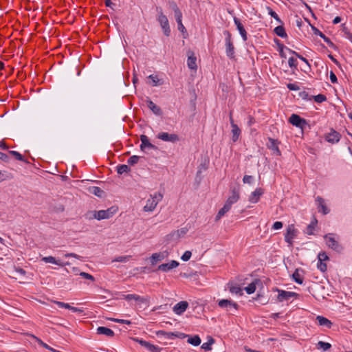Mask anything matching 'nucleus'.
<instances>
[{
	"label": "nucleus",
	"instance_id": "obj_46",
	"mask_svg": "<svg viewBox=\"0 0 352 352\" xmlns=\"http://www.w3.org/2000/svg\"><path fill=\"white\" fill-rule=\"evenodd\" d=\"M148 78L152 80L153 86H157L161 84L157 76L150 75Z\"/></svg>",
	"mask_w": 352,
	"mask_h": 352
},
{
	"label": "nucleus",
	"instance_id": "obj_29",
	"mask_svg": "<svg viewBox=\"0 0 352 352\" xmlns=\"http://www.w3.org/2000/svg\"><path fill=\"white\" fill-rule=\"evenodd\" d=\"M231 207L232 206L230 204L226 202L223 207L219 210L216 216V220H219L226 212L230 210Z\"/></svg>",
	"mask_w": 352,
	"mask_h": 352
},
{
	"label": "nucleus",
	"instance_id": "obj_41",
	"mask_svg": "<svg viewBox=\"0 0 352 352\" xmlns=\"http://www.w3.org/2000/svg\"><path fill=\"white\" fill-rule=\"evenodd\" d=\"M139 159H140V157L139 156H137V155H133L131 157H130L127 161L128 164L131 165V166H133L135 164H136L138 161H139Z\"/></svg>",
	"mask_w": 352,
	"mask_h": 352
},
{
	"label": "nucleus",
	"instance_id": "obj_63",
	"mask_svg": "<svg viewBox=\"0 0 352 352\" xmlns=\"http://www.w3.org/2000/svg\"><path fill=\"white\" fill-rule=\"evenodd\" d=\"M65 257H66V258H67V257H74V258H80V256H78V254H74V253H67V254H65Z\"/></svg>",
	"mask_w": 352,
	"mask_h": 352
},
{
	"label": "nucleus",
	"instance_id": "obj_64",
	"mask_svg": "<svg viewBox=\"0 0 352 352\" xmlns=\"http://www.w3.org/2000/svg\"><path fill=\"white\" fill-rule=\"evenodd\" d=\"M0 159L3 161H7V160L8 159V157L6 154L0 152Z\"/></svg>",
	"mask_w": 352,
	"mask_h": 352
},
{
	"label": "nucleus",
	"instance_id": "obj_38",
	"mask_svg": "<svg viewBox=\"0 0 352 352\" xmlns=\"http://www.w3.org/2000/svg\"><path fill=\"white\" fill-rule=\"evenodd\" d=\"M317 346L318 349H322L324 351H327L331 347V345L328 342L319 341L317 344Z\"/></svg>",
	"mask_w": 352,
	"mask_h": 352
},
{
	"label": "nucleus",
	"instance_id": "obj_20",
	"mask_svg": "<svg viewBox=\"0 0 352 352\" xmlns=\"http://www.w3.org/2000/svg\"><path fill=\"white\" fill-rule=\"evenodd\" d=\"M167 256H168L167 252L153 254L151 257V264L155 265L158 261H161L164 260L166 257H167Z\"/></svg>",
	"mask_w": 352,
	"mask_h": 352
},
{
	"label": "nucleus",
	"instance_id": "obj_10",
	"mask_svg": "<svg viewBox=\"0 0 352 352\" xmlns=\"http://www.w3.org/2000/svg\"><path fill=\"white\" fill-rule=\"evenodd\" d=\"M140 149L144 151L146 148H150V149H157V147L151 144L148 140V138L145 135H142L140 136Z\"/></svg>",
	"mask_w": 352,
	"mask_h": 352
},
{
	"label": "nucleus",
	"instance_id": "obj_25",
	"mask_svg": "<svg viewBox=\"0 0 352 352\" xmlns=\"http://www.w3.org/2000/svg\"><path fill=\"white\" fill-rule=\"evenodd\" d=\"M96 331L98 334L104 335L107 337H113L114 336V332L111 329L105 327H99Z\"/></svg>",
	"mask_w": 352,
	"mask_h": 352
},
{
	"label": "nucleus",
	"instance_id": "obj_56",
	"mask_svg": "<svg viewBox=\"0 0 352 352\" xmlns=\"http://www.w3.org/2000/svg\"><path fill=\"white\" fill-rule=\"evenodd\" d=\"M253 181V177L251 176V175H245L243 177V182L245 183V184H252Z\"/></svg>",
	"mask_w": 352,
	"mask_h": 352
},
{
	"label": "nucleus",
	"instance_id": "obj_23",
	"mask_svg": "<svg viewBox=\"0 0 352 352\" xmlns=\"http://www.w3.org/2000/svg\"><path fill=\"white\" fill-rule=\"evenodd\" d=\"M147 107L152 111L154 114L157 116H161L162 114L161 108L150 100H147Z\"/></svg>",
	"mask_w": 352,
	"mask_h": 352
},
{
	"label": "nucleus",
	"instance_id": "obj_13",
	"mask_svg": "<svg viewBox=\"0 0 352 352\" xmlns=\"http://www.w3.org/2000/svg\"><path fill=\"white\" fill-rule=\"evenodd\" d=\"M136 341L142 346L145 347L146 349L151 352H161L162 349L159 348L157 346L153 345L151 343L143 340L137 339Z\"/></svg>",
	"mask_w": 352,
	"mask_h": 352
},
{
	"label": "nucleus",
	"instance_id": "obj_39",
	"mask_svg": "<svg viewBox=\"0 0 352 352\" xmlns=\"http://www.w3.org/2000/svg\"><path fill=\"white\" fill-rule=\"evenodd\" d=\"M267 10H268V14L272 18H274L276 21H278L279 23H283L282 21L280 20V19L279 18V16H278V14L274 10H272L270 7H267Z\"/></svg>",
	"mask_w": 352,
	"mask_h": 352
},
{
	"label": "nucleus",
	"instance_id": "obj_35",
	"mask_svg": "<svg viewBox=\"0 0 352 352\" xmlns=\"http://www.w3.org/2000/svg\"><path fill=\"white\" fill-rule=\"evenodd\" d=\"M187 342L193 346H198L201 343V339L198 336H194L189 337Z\"/></svg>",
	"mask_w": 352,
	"mask_h": 352
},
{
	"label": "nucleus",
	"instance_id": "obj_7",
	"mask_svg": "<svg viewBox=\"0 0 352 352\" xmlns=\"http://www.w3.org/2000/svg\"><path fill=\"white\" fill-rule=\"evenodd\" d=\"M298 230L295 228L294 224L289 225L285 234V241L292 245L293 239L296 236Z\"/></svg>",
	"mask_w": 352,
	"mask_h": 352
},
{
	"label": "nucleus",
	"instance_id": "obj_12",
	"mask_svg": "<svg viewBox=\"0 0 352 352\" xmlns=\"http://www.w3.org/2000/svg\"><path fill=\"white\" fill-rule=\"evenodd\" d=\"M124 299L126 300H134L137 302H138L139 303H142V304H147L148 302V297H143V296H138V295H136V294H126V295H124Z\"/></svg>",
	"mask_w": 352,
	"mask_h": 352
},
{
	"label": "nucleus",
	"instance_id": "obj_19",
	"mask_svg": "<svg viewBox=\"0 0 352 352\" xmlns=\"http://www.w3.org/2000/svg\"><path fill=\"white\" fill-rule=\"evenodd\" d=\"M340 137L341 136L338 132H337L334 130H332L330 133H329L326 135V140L328 142L334 144V143H337L340 141Z\"/></svg>",
	"mask_w": 352,
	"mask_h": 352
},
{
	"label": "nucleus",
	"instance_id": "obj_22",
	"mask_svg": "<svg viewBox=\"0 0 352 352\" xmlns=\"http://www.w3.org/2000/svg\"><path fill=\"white\" fill-rule=\"evenodd\" d=\"M312 29H313V31H314V33L315 35H318L319 36L321 37V38H323L324 41L331 47H334V44L330 40V38H329L328 37H327L322 32H320L318 29H317L316 28H314V27H312Z\"/></svg>",
	"mask_w": 352,
	"mask_h": 352
},
{
	"label": "nucleus",
	"instance_id": "obj_1",
	"mask_svg": "<svg viewBox=\"0 0 352 352\" xmlns=\"http://www.w3.org/2000/svg\"><path fill=\"white\" fill-rule=\"evenodd\" d=\"M118 211V208L111 207L107 210H101L99 211H89L85 216L86 218L91 220L96 219L97 220L107 219L112 217Z\"/></svg>",
	"mask_w": 352,
	"mask_h": 352
},
{
	"label": "nucleus",
	"instance_id": "obj_5",
	"mask_svg": "<svg viewBox=\"0 0 352 352\" xmlns=\"http://www.w3.org/2000/svg\"><path fill=\"white\" fill-rule=\"evenodd\" d=\"M223 34L226 36L225 41L226 55L230 59H233L234 58V47L231 39V34L227 30L224 31Z\"/></svg>",
	"mask_w": 352,
	"mask_h": 352
},
{
	"label": "nucleus",
	"instance_id": "obj_43",
	"mask_svg": "<svg viewBox=\"0 0 352 352\" xmlns=\"http://www.w3.org/2000/svg\"><path fill=\"white\" fill-rule=\"evenodd\" d=\"M214 339L213 338H210L207 342H204L202 345H201V348L205 349V350H210L211 349V344H212L214 343Z\"/></svg>",
	"mask_w": 352,
	"mask_h": 352
},
{
	"label": "nucleus",
	"instance_id": "obj_40",
	"mask_svg": "<svg viewBox=\"0 0 352 352\" xmlns=\"http://www.w3.org/2000/svg\"><path fill=\"white\" fill-rule=\"evenodd\" d=\"M245 292L248 294H253L255 292V290H256V284H255V283L252 282L250 284H249L248 286L245 287Z\"/></svg>",
	"mask_w": 352,
	"mask_h": 352
},
{
	"label": "nucleus",
	"instance_id": "obj_49",
	"mask_svg": "<svg viewBox=\"0 0 352 352\" xmlns=\"http://www.w3.org/2000/svg\"><path fill=\"white\" fill-rule=\"evenodd\" d=\"M288 65L291 68H296L297 67V60L293 57H291L288 60Z\"/></svg>",
	"mask_w": 352,
	"mask_h": 352
},
{
	"label": "nucleus",
	"instance_id": "obj_6",
	"mask_svg": "<svg viewBox=\"0 0 352 352\" xmlns=\"http://www.w3.org/2000/svg\"><path fill=\"white\" fill-rule=\"evenodd\" d=\"M157 138L162 141L175 143L179 141V136L175 133H168L166 132H160L157 134Z\"/></svg>",
	"mask_w": 352,
	"mask_h": 352
},
{
	"label": "nucleus",
	"instance_id": "obj_14",
	"mask_svg": "<svg viewBox=\"0 0 352 352\" xmlns=\"http://www.w3.org/2000/svg\"><path fill=\"white\" fill-rule=\"evenodd\" d=\"M289 122L296 126L297 127H302V126L306 123L305 120L301 118L299 116L296 114H292L289 118Z\"/></svg>",
	"mask_w": 352,
	"mask_h": 352
},
{
	"label": "nucleus",
	"instance_id": "obj_28",
	"mask_svg": "<svg viewBox=\"0 0 352 352\" xmlns=\"http://www.w3.org/2000/svg\"><path fill=\"white\" fill-rule=\"evenodd\" d=\"M301 272H302V270L296 269L292 274L294 280L300 285L302 284L303 283V278L302 276Z\"/></svg>",
	"mask_w": 352,
	"mask_h": 352
},
{
	"label": "nucleus",
	"instance_id": "obj_24",
	"mask_svg": "<svg viewBox=\"0 0 352 352\" xmlns=\"http://www.w3.org/2000/svg\"><path fill=\"white\" fill-rule=\"evenodd\" d=\"M316 201L318 204L319 212H322L324 214H327L329 212V210L325 206L324 200L322 197H318L316 199Z\"/></svg>",
	"mask_w": 352,
	"mask_h": 352
},
{
	"label": "nucleus",
	"instance_id": "obj_3",
	"mask_svg": "<svg viewBox=\"0 0 352 352\" xmlns=\"http://www.w3.org/2000/svg\"><path fill=\"white\" fill-rule=\"evenodd\" d=\"M156 10L157 12V20L159 22V23L163 30V32L166 36H169L170 34V28L168 18L163 13L162 8H157Z\"/></svg>",
	"mask_w": 352,
	"mask_h": 352
},
{
	"label": "nucleus",
	"instance_id": "obj_8",
	"mask_svg": "<svg viewBox=\"0 0 352 352\" xmlns=\"http://www.w3.org/2000/svg\"><path fill=\"white\" fill-rule=\"evenodd\" d=\"M276 291L278 293L277 300L279 302H283L289 300L291 298L296 297L298 294L293 292H287L279 289H276Z\"/></svg>",
	"mask_w": 352,
	"mask_h": 352
},
{
	"label": "nucleus",
	"instance_id": "obj_30",
	"mask_svg": "<svg viewBox=\"0 0 352 352\" xmlns=\"http://www.w3.org/2000/svg\"><path fill=\"white\" fill-rule=\"evenodd\" d=\"M175 18L177 23L178 30L183 33L186 32V30L182 23V13H177V14L175 15Z\"/></svg>",
	"mask_w": 352,
	"mask_h": 352
},
{
	"label": "nucleus",
	"instance_id": "obj_34",
	"mask_svg": "<svg viewBox=\"0 0 352 352\" xmlns=\"http://www.w3.org/2000/svg\"><path fill=\"white\" fill-rule=\"evenodd\" d=\"M89 192L98 197H101L104 193V191L97 186L90 187L89 188Z\"/></svg>",
	"mask_w": 352,
	"mask_h": 352
},
{
	"label": "nucleus",
	"instance_id": "obj_51",
	"mask_svg": "<svg viewBox=\"0 0 352 352\" xmlns=\"http://www.w3.org/2000/svg\"><path fill=\"white\" fill-rule=\"evenodd\" d=\"M54 302L60 308L69 309L70 307V305L68 303H65L60 301H54Z\"/></svg>",
	"mask_w": 352,
	"mask_h": 352
},
{
	"label": "nucleus",
	"instance_id": "obj_44",
	"mask_svg": "<svg viewBox=\"0 0 352 352\" xmlns=\"http://www.w3.org/2000/svg\"><path fill=\"white\" fill-rule=\"evenodd\" d=\"M327 100V97L323 94H318L314 96V100L316 102L321 103Z\"/></svg>",
	"mask_w": 352,
	"mask_h": 352
},
{
	"label": "nucleus",
	"instance_id": "obj_36",
	"mask_svg": "<svg viewBox=\"0 0 352 352\" xmlns=\"http://www.w3.org/2000/svg\"><path fill=\"white\" fill-rule=\"evenodd\" d=\"M316 224H317V220L314 219V221H311V223H309L307 226L306 230L305 231V233L307 234H309V235L313 234V232H314V230Z\"/></svg>",
	"mask_w": 352,
	"mask_h": 352
},
{
	"label": "nucleus",
	"instance_id": "obj_26",
	"mask_svg": "<svg viewBox=\"0 0 352 352\" xmlns=\"http://www.w3.org/2000/svg\"><path fill=\"white\" fill-rule=\"evenodd\" d=\"M196 60L197 58L194 56L193 53H191V54L188 56L187 65L190 69H197V65L196 63Z\"/></svg>",
	"mask_w": 352,
	"mask_h": 352
},
{
	"label": "nucleus",
	"instance_id": "obj_50",
	"mask_svg": "<svg viewBox=\"0 0 352 352\" xmlns=\"http://www.w3.org/2000/svg\"><path fill=\"white\" fill-rule=\"evenodd\" d=\"M192 256V253L190 251H186L183 255L182 256L181 258L182 260H183L184 261H188L190 257Z\"/></svg>",
	"mask_w": 352,
	"mask_h": 352
},
{
	"label": "nucleus",
	"instance_id": "obj_59",
	"mask_svg": "<svg viewBox=\"0 0 352 352\" xmlns=\"http://www.w3.org/2000/svg\"><path fill=\"white\" fill-rule=\"evenodd\" d=\"M329 77H330L331 82L332 83L337 82V80H338L337 77H336V74L333 73V72H332V71L330 72Z\"/></svg>",
	"mask_w": 352,
	"mask_h": 352
},
{
	"label": "nucleus",
	"instance_id": "obj_21",
	"mask_svg": "<svg viewBox=\"0 0 352 352\" xmlns=\"http://www.w3.org/2000/svg\"><path fill=\"white\" fill-rule=\"evenodd\" d=\"M239 198V190L238 189L234 188L232 190V195L228 197L226 202L232 206V204L237 202Z\"/></svg>",
	"mask_w": 352,
	"mask_h": 352
},
{
	"label": "nucleus",
	"instance_id": "obj_32",
	"mask_svg": "<svg viewBox=\"0 0 352 352\" xmlns=\"http://www.w3.org/2000/svg\"><path fill=\"white\" fill-rule=\"evenodd\" d=\"M228 286L229 290L232 294H234L239 296H241L243 294L242 289L239 285L228 284Z\"/></svg>",
	"mask_w": 352,
	"mask_h": 352
},
{
	"label": "nucleus",
	"instance_id": "obj_37",
	"mask_svg": "<svg viewBox=\"0 0 352 352\" xmlns=\"http://www.w3.org/2000/svg\"><path fill=\"white\" fill-rule=\"evenodd\" d=\"M130 171L129 167L126 164H122L117 166V172L118 174L122 175Z\"/></svg>",
	"mask_w": 352,
	"mask_h": 352
},
{
	"label": "nucleus",
	"instance_id": "obj_16",
	"mask_svg": "<svg viewBox=\"0 0 352 352\" xmlns=\"http://www.w3.org/2000/svg\"><path fill=\"white\" fill-rule=\"evenodd\" d=\"M188 303L186 301H181L177 303L173 307V311L177 314H182L188 308Z\"/></svg>",
	"mask_w": 352,
	"mask_h": 352
},
{
	"label": "nucleus",
	"instance_id": "obj_53",
	"mask_svg": "<svg viewBox=\"0 0 352 352\" xmlns=\"http://www.w3.org/2000/svg\"><path fill=\"white\" fill-rule=\"evenodd\" d=\"M317 266L318 268L322 272H324L327 270V265L322 261H318Z\"/></svg>",
	"mask_w": 352,
	"mask_h": 352
},
{
	"label": "nucleus",
	"instance_id": "obj_27",
	"mask_svg": "<svg viewBox=\"0 0 352 352\" xmlns=\"http://www.w3.org/2000/svg\"><path fill=\"white\" fill-rule=\"evenodd\" d=\"M231 133L232 141L234 142H236L241 135V129L236 124H232Z\"/></svg>",
	"mask_w": 352,
	"mask_h": 352
},
{
	"label": "nucleus",
	"instance_id": "obj_58",
	"mask_svg": "<svg viewBox=\"0 0 352 352\" xmlns=\"http://www.w3.org/2000/svg\"><path fill=\"white\" fill-rule=\"evenodd\" d=\"M283 228V223L280 221H276L274 223L272 226V229L274 230H279Z\"/></svg>",
	"mask_w": 352,
	"mask_h": 352
},
{
	"label": "nucleus",
	"instance_id": "obj_54",
	"mask_svg": "<svg viewBox=\"0 0 352 352\" xmlns=\"http://www.w3.org/2000/svg\"><path fill=\"white\" fill-rule=\"evenodd\" d=\"M129 256H118L113 261V262H126L129 261Z\"/></svg>",
	"mask_w": 352,
	"mask_h": 352
},
{
	"label": "nucleus",
	"instance_id": "obj_48",
	"mask_svg": "<svg viewBox=\"0 0 352 352\" xmlns=\"http://www.w3.org/2000/svg\"><path fill=\"white\" fill-rule=\"evenodd\" d=\"M342 32L344 33V36L352 43V34L349 31V30L344 28Z\"/></svg>",
	"mask_w": 352,
	"mask_h": 352
},
{
	"label": "nucleus",
	"instance_id": "obj_18",
	"mask_svg": "<svg viewBox=\"0 0 352 352\" xmlns=\"http://www.w3.org/2000/svg\"><path fill=\"white\" fill-rule=\"evenodd\" d=\"M234 24L236 26V28H237L238 31L239 32V34H241L243 40L244 41H247V39H248L247 32H246L243 25L241 23L240 20L238 18L234 17Z\"/></svg>",
	"mask_w": 352,
	"mask_h": 352
},
{
	"label": "nucleus",
	"instance_id": "obj_17",
	"mask_svg": "<svg viewBox=\"0 0 352 352\" xmlns=\"http://www.w3.org/2000/svg\"><path fill=\"white\" fill-rule=\"evenodd\" d=\"M263 193H264V191L262 188H256L254 191H253L251 193V195L249 197V201L252 204L257 203L259 201L261 196Z\"/></svg>",
	"mask_w": 352,
	"mask_h": 352
},
{
	"label": "nucleus",
	"instance_id": "obj_52",
	"mask_svg": "<svg viewBox=\"0 0 352 352\" xmlns=\"http://www.w3.org/2000/svg\"><path fill=\"white\" fill-rule=\"evenodd\" d=\"M289 51L292 54L296 55L299 59H300L302 61L305 62L309 67L308 60L305 57L302 56L301 55H300L299 54H298L297 52H296L293 50H289Z\"/></svg>",
	"mask_w": 352,
	"mask_h": 352
},
{
	"label": "nucleus",
	"instance_id": "obj_45",
	"mask_svg": "<svg viewBox=\"0 0 352 352\" xmlns=\"http://www.w3.org/2000/svg\"><path fill=\"white\" fill-rule=\"evenodd\" d=\"M10 153L13 155L16 160L19 161H24V158L21 154L15 151H10Z\"/></svg>",
	"mask_w": 352,
	"mask_h": 352
},
{
	"label": "nucleus",
	"instance_id": "obj_31",
	"mask_svg": "<svg viewBox=\"0 0 352 352\" xmlns=\"http://www.w3.org/2000/svg\"><path fill=\"white\" fill-rule=\"evenodd\" d=\"M316 320L318 321L319 325L324 326L328 328H330L332 324L331 322L329 320H328L327 318H326L323 316H317Z\"/></svg>",
	"mask_w": 352,
	"mask_h": 352
},
{
	"label": "nucleus",
	"instance_id": "obj_2",
	"mask_svg": "<svg viewBox=\"0 0 352 352\" xmlns=\"http://www.w3.org/2000/svg\"><path fill=\"white\" fill-rule=\"evenodd\" d=\"M162 198L163 195L159 192H155L150 195V197L147 199L146 204L143 208V210L147 212H153L159 202L162 201Z\"/></svg>",
	"mask_w": 352,
	"mask_h": 352
},
{
	"label": "nucleus",
	"instance_id": "obj_60",
	"mask_svg": "<svg viewBox=\"0 0 352 352\" xmlns=\"http://www.w3.org/2000/svg\"><path fill=\"white\" fill-rule=\"evenodd\" d=\"M113 321L120 323V324H130L131 321L127 320H122V319H113Z\"/></svg>",
	"mask_w": 352,
	"mask_h": 352
},
{
	"label": "nucleus",
	"instance_id": "obj_57",
	"mask_svg": "<svg viewBox=\"0 0 352 352\" xmlns=\"http://www.w3.org/2000/svg\"><path fill=\"white\" fill-rule=\"evenodd\" d=\"M287 87L289 90L292 91H298L300 89L299 87L294 83H289L287 84Z\"/></svg>",
	"mask_w": 352,
	"mask_h": 352
},
{
	"label": "nucleus",
	"instance_id": "obj_47",
	"mask_svg": "<svg viewBox=\"0 0 352 352\" xmlns=\"http://www.w3.org/2000/svg\"><path fill=\"white\" fill-rule=\"evenodd\" d=\"M79 275L84 278L90 280L92 282H94L95 280L94 277L92 275H91L90 274H88L87 272H80L79 274Z\"/></svg>",
	"mask_w": 352,
	"mask_h": 352
},
{
	"label": "nucleus",
	"instance_id": "obj_42",
	"mask_svg": "<svg viewBox=\"0 0 352 352\" xmlns=\"http://www.w3.org/2000/svg\"><path fill=\"white\" fill-rule=\"evenodd\" d=\"M169 4H170V7L172 8V10L174 12L175 15L177 14V13L179 14L182 12L175 2L171 1L169 3Z\"/></svg>",
	"mask_w": 352,
	"mask_h": 352
},
{
	"label": "nucleus",
	"instance_id": "obj_61",
	"mask_svg": "<svg viewBox=\"0 0 352 352\" xmlns=\"http://www.w3.org/2000/svg\"><path fill=\"white\" fill-rule=\"evenodd\" d=\"M38 342L44 348L47 349H49L50 351H56L52 348H51L50 346H48L47 344L44 343L42 340L38 339Z\"/></svg>",
	"mask_w": 352,
	"mask_h": 352
},
{
	"label": "nucleus",
	"instance_id": "obj_55",
	"mask_svg": "<svg viewBox=\"0 0 352 352\" xmlns=\"http://www.w3.org/2000/svg\"><path fill=\"white\" fill-rule=\"evenodd\" d=\"M318 258V261H322V262L329 259V257L326 254L325 252L319 253Z\"/></svg>",
	"mask_w": 352,
	"mask_h": 352
},
{
	"label": "nucleus",
	"instance_id": "obj_62",
	"mask_svg": "<svg viewBox=\"0 0 352 352\" xmlns=\"http://www.w3.org/2000/svg\"><path fill=\"white\" fill-rule=\"evenodd\" d=\"M68 309L72 311L73 312H78V313H82L83 312V309H82L78 308V307H72L71 305H70V307Z\"/></svg>",
	"mask_w": 352,
	"mask_h": 352
},
{
	"label": "nucleus",
	"instance_id": "obj_11",
	"mask_svg": "<svg viewBox=\"0 0 352 352\" xmlns=\"http://www.w3.org/2000/svg\"><path fill=\"white\" fill-rule=\"evenodd\" d=\"M179 265V262L173 260V261H171L170 263H163V264L160 265L157 267V270H160V271H162L164 272H167L171 270L172 269L178 267Z\"/></svg>",
	"mask_w": 352,
	"mask_h": 352
},
{
	"label": "nucleus",
	"instance_id": "obj_9",
	"mask_svg": "<svg viewBox=\"0 0 352 352\" xmlns=\"http://www.w3.org/2000/svg\"><path fill=\"white\" fill-rule=\"evenodd\" d=\"M218 305L223 309H227L229 310L232 308L237 310L239 309V305L235 302L228 300V299H221L218 301Z\"/></svg>",
	"mask_w": 352,
	"mask_h": 352
},
{
	"label": "nucleus",
	"instance_id": "obj_4",
	"mask_svg": "<svg viewBox=\"0 0 352 352\" xmlns=\"http://www.w3.org/2000/svg\"><path fill=\"white\" fill-rule=\"evenodd\" d=\"M324 239L325 240L327 245L331 249L340 252L342 251V246L339 244L338 241L336 239L335 234L332 233L324 235Z\"/></svg>",
	"mask_w": 352,
	"mask_h": 352
},
{
	"label": "nucleus",
	"instance_id": "obj_33",
	"mask_svg": "<svg viewBox=\"0 0 352 352\" xmlns=\"http://www.w3.org/2000/svg\"><path fill=\"white\" fill-rule=\"evenodd\" d=\"M274 33L281 37L286 38L287 36V33L285 32V30L283 25H278L276 27L274 30Z\"/></svg>",
	"mask_w": 352,
	"mask_h": 352
},
{
	"label": "nucleus",
	"instance_id": "obj_15",
	"mask_svg": "<svg viewBox=\"0 0 352 352\" xmlns=\"http://www.w3.org/2000/svg\"><path fill=\"white\" fill-rule=\"evenodd\" d=\"M42 261L46 263H53L60 267H64L70 265L69 262L63 263L60 260H57L52 256L43 257Z\"/></svg>",
	"mask_w": 352,
	"mask_h": 352
}]
</instances>
